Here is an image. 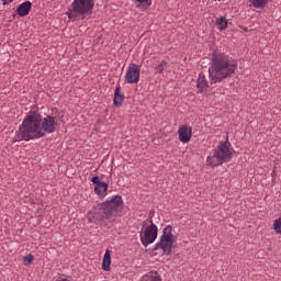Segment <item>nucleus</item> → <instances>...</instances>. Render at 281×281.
Segmentation results:
<instances>
[{
    "label": "nucleus",
    "instance_id": "12",
    "mask_svg": "<svg viewBox=\"0 0 281 281\" xmlns=\"http://www.w3.org/2000/svg\"><path fill=\"white\" fill-rule=\"evenodd\" d=\"M207 79L205 78V75L203 72H200L199 78H198V83L196 88L200 93H203L207 90Z\"/></svg>",
    "mask_w": 281,
    "mask_h": 281
},
{
    "label": "nucleus",
    "instance_id": "5",
    "mask_svg": "<svg viewBox=\"0 0 281 281\" xmlns=\"http://www.w3.org/2000/svg\"><path fill=\"white\" fill-rule=\"evenodd\" d=\"M94 4L93 0H74L66 14L70 21H76L78 16H89L93 13Z\"/></svg>",
    "mask_w": 281,
    "mask_h": 281
},
{
    "label": "nucleus",
    "instance_id": "18",
    "mask_svg": "<svg viewBox=\"0 0 281 281\" xmlns=\"http://www.w3.org/2000/svg\"><path fill=\"white\" fill-rule=\"evenodd\" d=\"M23 262H24L25 267H30V265H32V262H34V256L27 255V256L23 257Z\"/></svg>",
    "mask_w": 281,
    "mask_h": 281
},
{
    "label": "nucleus",
    "instance_id": "7",
    "mask_svg": "<svg viewBox=\"0 0 281 281\" xmlns=\"http://www.w3.org/2000/svg\"><path fill=\"white\" fill-rule=\"evenodd\" d=\"M159 229L157 228V225H155L153 222L149 226L145 228V231L140 234V243L144 245V247H148V245H153L155 240H157Z\"/></svg>",
    "mask_w": 281,
    "mask_h": 281
},
{
    "label": "nucleus",
    "instance_id": "19",
    "mask_svg": "<svg viewBox=\"0 0 281 281\" xmlns=\"http://www.w3.org/2000/svg\"><path fill=\"white\" fill-rule=\"evenodd\" d=\"M273 226H274L276 233L281 234V218L280 217L274 221Z\"/></svg>",
    "mask_w": 281,
    "mask_h": 281
},
{
    "label": "nucleus",
    "instance_id": "1",
    "mask_svg": "<svg viewBox=\"0 0 281 281\" xmlns=\"http://www.w3.org/2000/svg\"><path fill=\"white\" fill-rule=\"evenodd\" d=\"M56 132V117L31 111L27 113L19 131L15 132L14 142H31V139H41L45 135Z\"/></svg>",
    "mask_w": 281,
    "mask_h": 281
},
{
    "label": "nucleus",
    "instance_id": "4",
    "mask_svg": "<svg viewBox=\"0 0 281 281\" xmlns=\"http://www.w3.org/2000/svg\"><path fill=\"white\" fill-rule=\"evenodd\" d=\"M234 149L232 144L226 137L225 140H221L220 144L213 149V155L206 157V166L215 168L228 162L233 158Z\"/></svg>",
    "mask_w": 281,
    "mask_h": 281
},
{
    "label": "nucleus",
    "instance_id": "14",
    "mask_svg": "<svg viewBox=\"0 0 281 281\" xmlns=\"http://www.w3.org/2000/svg\"><path fill=\"white\" fill-rule=\"evenodd\" d=\"M102 269L103 271H111V251L110 250L105 251L103 256Z\"/></svg>",
    "mask_w": 281,
    "mask_h": 281
},
{
    "label": "nucleus",
    "instance_id": "21",
    "mask_svg": "<svg viewBox=\"0 0 281 281\" xmlns=\"http://www.w3.org/2000/svg\"><path fill=\"white\" fill-rule=\"evenodd\" d=\"M138 3H148L150 5V1L153 0H136Z\"/></svg>",
    "mask_w": 281,
    "mask_h": 281
},
{
    "label": "nucleus",
    "instance_id": "22",
    "mask_svg": "<svg viewBox=\"0 0 281 281\" xmlns=\"http://www.w3.org/2000/svg\"><path fill=\"white\" fill-rule=\"evenodd\" d=\"M14 0H2L3 5H10Z\"/></svg>",
    "mask_w": 281,
    "mask_h": 281
},
{
    "label": "nucleus",
    "instance_id": "11",
    "mask_svg": "<svg viewBox=\"0 0 281 281\" xmlns=\"http://www.w3.org/2000/svg\"><path fill=\"white\" fill-rule=\"evenodd\" d=\"M121 90V87H120V83L116 85V88H115V91H114V106H122L124 104V93H121L120 92Z\"/></svg>",
    "mask_w": 281,
    "mask_h": 281
},
{
    "label": "nucleus",
    "instance_id": "8",
    "mask_svg": "<svg viewBox=\"0 0 281 281\" xmlns=\"http://www.w3.org/2000/svg\"><path fill=\"white\" fill-rule=\"evenodd\" d=\"M139 72L140 68L137 64H131L127 67L126 74H125V80L128 85H137L139 82Z\"/></svg>",
    "mask_w": 281,
    "mask_h": 281
},
{
    "label": "nucleus",
    "instance_id": "13",
    "mask_svg": "<svg viewBox=\"0 0 281 281\" xmlns=\"http://www.w3.org/2000/svg\"><path fill=\"white\" fill-rule=\"evenodd\" d=\"M109 190V184L106 182L99 183L94 187V193L100 196V199H104L106 196V191Z\"/></svg>",
    "mask_w": 281,
    "mask_h": 281
},
{
    "label": "nucleus",
    "instance_id": "20",
    "mask_svg": "<svg viewBox=\"0 0 281 281\" xmlns=\"http://www.w3.org/2000/svg\"><path fill=\"white\" fill-rule=\"evenodd\" d=\"M91 181L94 183V186H100V183H104V181H102V178L98 176L93 177Z\"/></svg>",
    "mask_w": 281,
    "mask_h": 281
},
{
    "label": "nucleus",
    "instance_id": "6",
    "mask_svg": "<svg viewBox=\"0 0 281 281\" xmlns=\"http://www.w3.org/2000/svg\"><path fill=\"white\" fill-rule=\"evenodd\" d=\"M173 243L172 226H166L159 243L156 244V249H162L164 254H170Z\"/></svg>",
    "mask_w": 281,
    "mask_h": 281
},
{
    "label": "nucleus",
    "instance_id": "15",
    "mask_svg": "<svg viewBox=\"0 0 281 281\" xmlns=\"http://www.w3.org/2000/svg\"><path fill=\"white\" fill-rule=\"evenodd\" d=\"M250 2L254 9L263 10L267 7L269 0H251Z\"/></svg>",
    "mask_w": 281,
    "mask_h": 281
},
{
    "label": "nucleus",
    "instance_id": "16",
    "mask_svg": "<svg viewBox=\"0 0 281 281\" xmlns=\"http://www.w3.org/2000/svg\"><path fill=\"white\" fill-rule=\"evenodd\" d=\"M145 281H161L157 271H150L145 276Z\"/></svg>",
    "mask_w": 281,
    "mask_h": 281
},
{
    "label": "nucleus",
    "instance_id": "17",
    "mask_svg": "<svg viewBox=\"0 0 281 281\" xmlns=\"http://www.w3.org/2000/svg\"><path fill=\"white\" fill-rule=\"evenodd\" d=\"M216 26L218 31L222 32L227 29V21L223 16H221L216 20Z\"/></svg>",
    "mask_w": 281,
    "mask_h": 281
},
{
    "label": "nucleus",
    "instance_id": "10",
    "mask_svg": "<svg viewBox=\"0 0 281 281\" xmlns=\"http://www.w3.org/2000/svg\"><path fill=\"white\" fill-rule=\"evenodd\" d=\"M31 10H32V2L25 1L18 7L16 13L19 14V16H27Z\"/></svg>",
    "mask_w": 281,
    "mask_h": 281
},
{
    "label": "nucleus",
    "instance_id": "23",
    "mask_svg": "<svg viewBox=\"0 0 281 281\" xmlns=\"http://www.w3.org/2000/svg\"><path fill=\"white\" fill-rule=\"evenodd\" d=\"M158 71H164V65H159L158 68H157Z\"/></svg>",
    "mask_w": 281,
    "mask_h": 281
},
{
    "label": "nucleus",
    "instance_id": "2",
    "mask_svg": "<svg viewBox=\"0 0 281 281\" xmlns=\"http://www.w3.org/2000/svg\"><path fill=\"white\" fill-rule=\"evenodd\" d=\"M122 196L115 195L105 202L93 206L88 213V220L90 223L102 225L103 227L111 228V225L115 223L120 212H122Z\"/></svg>",
    "mask_w": 281,
    "mask_h": 281
},
{
    "label": "nucleus",
    "instance_id": "9",
    "mask_svg": "<svg viewBox=\"0 0 281 281\" xmlns=\"http://www.w3.org/2000/svg\"><path fill=\"white\" fill-rule=\"evenodd\" d=\"M179 140L182 144H188L192 139V126L182 125L178 130Z\"/></svg>",
    "mask_w": 281,
    "mask_h": 281
},
{
    "label": "nucleus",
    "instance_id": "3",
    "mask_svg": "<svg viewBox=\"0 0 281 281\" xmlns=\"http://www.w3.org/2000/svg\"><path fill=\"white\" fill-rule=\"evenodd\" d=\"M237 69V60L226 54L215 53L212 55L211 66L209 68V77L211 85L221 82L235 74Z\"/></svg>",
    "mask_w": 281,
    "mask_h": 281
}]
</instances>
